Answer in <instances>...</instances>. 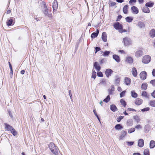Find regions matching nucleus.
<instances>
[{
  "mask_svg": "<svg viewBox=\"0 0 155 155\" xmlns=\"http://www.w3.org/2000/svg\"><path fill=\"white\" fill-rule=\"evenodd\" d=\"M97 76L98 77H102L103 76V74L101 71H98L97 72Z\"/></svg>",
  "mask_w": 155,
  "mask_h": 155,
  "instance_id": "50",
  "label": "nucleus"
},
{
  "mask_svg": "<svg viewBox=\"0 0 155 155\" xmlns=\"http://www.w3.org/2000/svg\"><path fill=\"white\" fill-rule=\"evenodd\" d=\"M113 58L117 62H119L120 61V58L118 55L116 54H114L113 56Z\"/></svg>",
  "mask_w": 155,
  "mask_h": 155,
  "instance_id": "21",
  "label": "nucleus"
},
{
  "mask_svg": "<svg viewBox=\"0 0 155 155\" xmlns=\"http://www.w3.org/2000/svg\"><path fill=\"white\" fill-rule=\"evenodd\" d=\"M137 25L140 28H144L145 27V25L143 22L139 21L137 23Z\"/></svg>",
  "mask_w": 155,
  "mask_h": 155,
  "instance_id": "12",
  "label": "nucleus"
},
{
  "mask_svg": "<svg viewBox=\"0 0 155 155\" xmlns=\"http://www.w3.org/2000/svg\"><path fill=\"white\" fill-rule=\"evenodd\" d=\"M135 130V128H132L130 129H129L128 130V133L129 134H130L134 132Z\"/></svg>",
  "mask_w": 155,
  "mask_h": 155,
  "instance_id": "45",
  "label": "nucleus"
},
{
  "mask_svg": "<svg viewBox=\"0 0 155 155\" xmlns=\"http://www.w3.org/2000/svg\"><path fill=\"white\" fill-rule=\"evenodd\" d=\"M114 26L115 29L118 30L119 31L123 28L122 25L120 24L119 22H117L115 24Z\"/></svg>",
  "mask_w": 155,
  "mask_h": 155,
  "instance_id": "7",
  "label": "nucleus"
},
{
  "mask_svg": "<svg viewBox=\"0 0 155 155\" xmlns=\"http://www.w3.org/2000/svg\"><path fill=\"white\" fill-rule=\"evenodd\" d=\"M120 81V78L119 77L117 76L116 77V78L115 81V84H118L119 83Z\"/></svg>",
  "mask_w": 155,
  "mask_h": 155,
  "instance_id": "40",
  "label": "nucleus"
},
{
  "mask_svg": "<svg viewBox=\"0 0 155 155\" xmlns=\"http://www.w3.org/2000/svg\"><path fill=\"white\" fill-rule=\"evenodd\" d=\"M110 98L109 95H108L106 98L104 99L103 101H104L106 103L108 102V101H110Z\"/></svg>",
  "mask_w": 155,
  "mask_h": 155,
  "instance_id": "41",
  "label": "nucleus"
},
{
  "mask_svg": "<svg viewBox=\"0 0 155 155\" xmlns=\"http://www.w3.org/2000/svg\"><path fill=\"white\" fill-rule=\"evenodd\" d=\"M110 109L113 112H115L117 110V108L116 106L114 104H112L110 105Z\"/></svg>",
  "mask_w": 155,
  "mask_h": 155,
  "instance_id": "24",
  "label": "nucleus"
},
{
  "mask_svg": "<svg viewBox=\"0 0 155 155\" xmlns=\"http://www.w3.org/2000/svg\"><path fill=\"white\" fill-rule=\"evenodd\" d=\"M123 41L124 45L126 46H128L131 44V42L130 38L128 37H125L123 39Z\"/></svg>",
  "mask_w": 155,
  "mask_h": 155,
  "instance_id": "4",
  "label": "nucleus"
},
{
  "mask_svg": "<svg viewBox=\"0 0 155 155\" xmlns=\"http://www.w3.org/2000/svg\"><path fill=\"white\" fill-rule=\"evenodd\" d=\"M136 2V0H130L129 2V3L130 4H132V3H135Z\"/></svg>",
  "mask_w": 155,
  "mask_h": 155,
  "instance_id": "56",
  "label": "nucleus"
},
{
  "mask_svg": "<svg viewBox=\"0 0 155 155\" xmlns=\"http://www.w3.org/2000/svg\"><path fill=\"white\" fill-rule=\"evenodd\" d=\"M42 3L43 5V13L46 16H47L48 17L52 18V15L51 14L48 13V9L45 3L44 2H42Z\"/></svg>",
  "mask_w": 155,
  "mask_h": 155,
  "instance_id": "2",
  "label": "nucleus"
},
{
  "mask_svg": "<svg viewBox=\"0 0 155 155\" xmlns=\"http://www.w3.org/2000/svg\"><path fill=\"white\" fill-rule=\"evenodd\" d=\"M131 96L133 97L136 98L137 96V94L134 91H132L131 92Z\"/></svg>",
  "mask_w": 155,
  "mask_h": 155,
  "instance_id": "36",
  "label": "nucleus"
},
{
  "mask_svg": "<svg viewBox=\"0 0 155 155\" xmlns=\"http://www.w3.org/2000/svg\"><path fill=\"white\" fill-rule=\"evenodd\" d=\"M147 87V84L146 83H143L141 86V88L144 90H146Z\"/></svg>",
  "mask_w": 155,
  "mask_h": 155,
  "instance_id": "33",
  "label": "nucleus"
},
{
  "mask_svg": "<svg viewBox=\"0 0 155 155\" xmlns=\"http://www.w3.org/2000/svg\"><path fill=\"white\" fill-rule=\"evenodd\" d=\"M147 73L145 71H142L140 74V76L141 80H144L146 78Z\"/></svg>",
  "mask_w": 155,
  "mask_h": 155,
  "instance_id": "5",
  "label": "nucleus"
},
{
  "mask_svg": "<svg viewBox=\"0 0 155 155\" xmlns=\"http://www.w3.org/2000/svg\"><path fill=\"white\" fill-rule=\"evenodd\" d=\"M112 72L113 71L111 69H108L106 70L105 73L107 76L108 77L110 76L111 75Z\"/></svg>",
  "mask_w": 155,
  "mask_h": 155,
  "instance_id": "13",
  "label": "nucleus"
},
{
  "mask_svg": "<svg viewBox=\"0 0 155 155\" xmlns=\"http://www.w3.org/2000/svg\"><path fill=\"white\" fill-rule=\"evenodd\" d=\"M131 10L132 11V13L134 14H137L139 12L138 9L135 6L132 7Z\"/></svg>",
  "mask_w": 155,
  "mask_h": 155,
  "instance_id": "10",
  "label": "nucleus"
},
{
  "mask_svg": "<svg viewBox=\"0 0 155 155\" xmlns=\"http://www.w3.org/2000/svg\"><path fill=\"white\" fill-rule=\"evenodd\" d=\"M143 101L142 99L140 98H137L135 101V104L137 105H139L142 103Z\"/></svg>",
  "mask_w": 155,
  "mask_h": 155,
  "instance_id": "14",
  "label": "nucleus"
},
{
  "mask_svg": "<svg viewBox=\"0 0 155 155\" xmlns=\"http://www.w3.org/2000/svg\"><path fill=\"white\" fill-rule=\"evenodd\" d=\"M143 54V51L141 50L137 51L135 53V55L137 58H139Z\"/></svg>",
  "mask_w": 155,
  "mask_h": 155,
  "instance_id": "6",
  "label": "nucleus"
},
{
  "mask_svg": "<svg viewBox=\"0 0 155 155\" xmlns=\"http://www.w3.org/2000/svg\"><path fill=\"white\" fill-rule=\"evenodd\" d=\"M125 91H124L120 93V97H122L125 95Z\"/></svg>",
  "mask_w": 155,
  "mask_h": 155,
  "instance_id": "51",
  "label": "nucleus"
},
{
  "mask_svg": "<svg viewBox=\"0 0 155 155\" xmlns=\"http://www.w3.org/2000/svg\"><path fill=\"white\" fill-rule=\"evenodd\" d=\"M151 127L149 124L146 125L144 127V130L146 133H147L150 130Z\"/></svg>",
  "mask_w": 155,
  "mask_h": 155,
  "instance_id": "18",
  "label": "nucleus"
},
{
  "mask_svg": "<svg viewBox=\"0 0 155 155\" xmlns=\"http://www.w3.org/2000/svg\"><path fill=\"white\" fill-rule=\"evenodd\" d=\"M150 36L152 38H154L155 36V30L154 29H152L149 33Z\"/></svg>",
  "mask_w": 155,
  "mask_h": 155,
  "instance_id": "16",
  "label": "nucleus"
},
{
  "mask_svg": "<svg viewBox=\"0 0 155 155\" xmlns=\"http://www.w3.org/2000/svg\"><path fill=\"white\" fill-rule=\"evenodd\" d=\"M126 61L128 63L132 64L133 62V59L131 57L127 56L126 58Z\"/></svg>",
  "mask_w": 155,
  "mask_h": 155,
  "instance_id": "11",
  "label": "nucleus"
},
{
  "mask_svg": "<svg viewBox=\"0 0 155 155\" xmlns=\"http://www.w3.org/2000/svg\"><path fill=\"white\" fill-rule=\"evenodd\" d=\"M126 21L128 22H131L133 20L132 17H127L125 18Z\"/></svg>",
  "mask_w": 155,
  "mask_h": 155,
  "instance_id": "32",
  "label": "nucleus"
},
{
  "mask_svg": "<svg viewBox=\"0 0 155 155\" xmlns=\"http://www.w3.org/2000/svg\"><path fill=\"white\" fill-rule=\"evenodd\" d=\"M125 83L127 85H129L130 84V79L127 77L125 78Z\"/></svg>",
  "mask_w": 155,
  "mask_h": 155,
  "instance_id": "22",
  "label": "nucleus"
},
{
  "mask_svg": "<svg viewBox=\"0 0 155 155\" xmlns=\"http://www.w3.org/2000/svg\"><path fill=\"white\" fill-rule=\"evenodd\" d=\"M131 72L132 75L134 77H136L137 76V70L135 68L133 67L132 68Z\"/></svg>",
  "mask_w": 155,
  "mask_h": 155,
  "instance_id": "15",
  "label": "nucleus"
},
{
  "mask_svg": "<svg viewBox=\"0 0 155 155\" xmlns=\"http://www.w3.org/2000/svg\"><path fill=\"white\" fill-rule=\"evenodd\" d=\"M116 4L115 2H112L110 3V5L111 6H114Z\"/></svg>",
  "mask_w": 155,
  "mask_h": 155,
  "instance_id": "64",
  "label": "nucleus"
},
{
  "mask_svg": "<svg viewBox=\"0 0 155 155\" xmlns=\"http://www.w3.org/2000/svg\"><path fill=\"white\" fill-rule=\"evenodd\" d=\"M144 154L145 155H150L149 150L148 149H145L144 150Z\"/></svg>",
  "mask_w": 155,
  "mask_h": 155,
  "instance_id": "38",
  "label": "nucleus"
},
{
  "mask_svg": "<svg viewBox=\"0 0 155 155\" xmlns=\"http://www.w3.org/2000/svg\"><path fill=\"white\" fill-rule=\"evenodd\" d=\"M5 128L7 129L8 130L10 131L13 128L11 126L9 125V124H5Z\"/></svg>",
  "mask_w": 155,
  "mask_h": 155,
  "instance_id": "26",
  "label": "nucleus"
},
{
  "mask_svg": "<svg viewBox=\"0 0 155 155\" xmlns=\"http://www.w3.org/2000/svg\"><path fill=\"white\" fill-rule=\"evenodd\" d=\"M151 60V57L149 55H146L142 58V61L144 64H147L149 63Z\"/></svg>",
  "mask_w": 155,
  "mask_h": 155,
  "instance_id": "3",
  "label": "nucleus"
},
{
  "mask_svg": "<svg viewBox=\"0 0 155 155\" xmlns=\"http://www.w3.org/2000/svg\"><path fill=\"white\" fill-rule=\"evenodd\" d=\"M115 88L114 86L113 85H112L111 86V89H110L109 91V94H112L113 91L115 90Z\"/></svg>",
  "mask_w": 155,
  "mask_h": 155,
  "instance_id": "28",
  "label": "nucleus"
},
{
  "mask_svg": "<svg viewBox=\"0 0 155 155\" xmlns=\"http://www.w3.org/2000/svg\"><path fill=\"white\" fill-rule=\"evenodd\" d=\"M101 50V48H100L96 47H95V50H96V52L95 53L97 52L98 51H99Z\"/></svg>",
  "mask_w": 155,
  "mask_h": 155,
  "instance_id": "55",
  "label": "nucleus"
},
{
  "mask_svg": "<svg viewBox=\"0 0 155 155\" xmlns=\"http://www.w3.org/2000/svg\"><path fill=\"white\" fill-rule=\"evenodd\" d=\"M155 146V142L154 140L150 141V148H153Z\"/></svg>",
  "mask_w": 155,
  "mask_h": 155,
  "instance_id": "27",
  "label": "nucleus"
},
{
  "mask_svg": "<svg viewBox=\"0 0 155 155\" xmlns=\"http://www.w3.org/2000/svg\"><path fill=\"white\" fill-rule=\"evenodd\" d=\"M94 67L98 71H99L101 70V67L97 62H95L94 63Z\"/></svg>",
  "mask_w": 155,
  "mask_h": 155,
  "instance_id": "9",
  "label": "nucleus"
},
{
  "mask_svg": "<svg viewBox=\"0 0 155 155\" xmlns=\"http://www.w3.org/2000/svg\"><path fill=\"white\" fill-rule=\"evenodd\" d=\"M101 52L103 53L102 55L105 57L108 56L110 53V51H106L104 52L102 51Z\"/></svg>",
  "mask_w": 155,
  "mask_h": 155,
  "instance_id": "31",
  "label": "nucleus"
},
{
  "mask_svg": "<svg viewBox=\"0 0 155 155\" xmlns=\"http://www.w3.org/2000/svg\"><path fill=\"white\" fill-rule=\"evenodd\" d=\"M152 74L153 76L155 77V69H153L152 72Z\"/></svg>",
  "mask_w": 155,
  "mask_h": 155,
  "instance_id": "58",
  "label": "nucleus"
},
{
  "mask_svg": "<svg viewBox=\"0 0 155 155\" xmlns=\"http://www.w3.org/2000/svg\"><path fill=\"white\" fill-rule=\"evenodd\" d=\"M127 143L128 145L129 146H131L133 144L134 142H127Z\"/></svg>",
  "mask_w": 155,
  "mask_h": 155,
  "instance_id": "57",
  "label": "nucleus"
},
{
  "mask_svg": "<svg viewBox=\"0 0 155 155\" xmlns=\"http://www.w3.org/2000/svg\"><path fill=\"white\" fill-rule=\"evenodd\" d=\"M96 77V72L94 70H92V75L91 76V78H93L94 79Z\"/></svg>",
  "mask_w": 155,
  "mask_h": 155,
  "instance_id": "37",
  "label": "nucleus"
},
{
  "mask_svg": "<svg viewBox=\"0 0 155 155\" xmlns=\"http://www.w3.org/2000/svg\"><path fill=\"white\" fill-rule=\"evenodd\" d=\"M142 128V127L140 125H138L135 126V128L138 129H141Z\"/></svg>",
  "mask_w": 155,
  "mask_h": 155,
  "instance_id": "54",
  "label": "nucleus"
},
{
  "mask_svg": "<svg viewBox=\"0 0 155 155\" xmlns=\"http://www.w3.org/2000/svg\"><path fill=\"white\" fill-rule=\"evenodd\" d=\"M133 124V120L131 119H129L127 120V126H131Z\"/></svg>",
  "mask_w": 155,
  "mask_h": 155,
  "instance_id": "25",
  "label": "nucleus"
},
{
  "mask_svg": "<svg viewBox=\"0 0 155 155\" xmlns=\"http://www.w3.org/2000/svg\"><path fill=\"white\" fill-rule=\"evenodd\" d=\"M116 1L119 3H122L124 2V0H116Z\"/></svg>",
  "mask_w": 155,
  "mask_h": 155,
  "instance_id": "63",
  "label": "nucleus"
},
{
  "mask_svg": "<svg viewBox=\"0 0 155 155\" xmlns=\"http://www.w3.org/2000/svg\"><path fill=\"white\" fill-rule=\"evenodd\" d=\"M11 133L13 134L14 136H15L17 135V132L15 129L13 128L10 130Z\"/></svg>",
  "mask_w": 155,
  "mask_h": 155,
  "instance_id": "39",
  "label": "nucleus"
},
{
  "mask_svg": "<svg viewBox=\"0 0 155 155\" xmlns=\"http://www.w3.org/2000/svg\"><path fill=\"white\" fill-rule=\"evenodd\" d=\"M115 128L116 129V130H120V129H121V128H122V127L121 126V125L120 124H117L116 125L115 127Z\"/></svg>",
  "mask_w": 155,
  "mask_h": 155,
  "instance_id": "42",
  "label": "nucleus"
},
{
  "mask_svg": "<svg viewBox=\"0 0 155 155\" xmlns=\"http://www.w3.org/2000/svg\"><path fill=\"white\" fill-rule=\"evenodd\" d=\"M133 118L137 122H139L140 120L138 116L136 115L133 117Z\"/></svg>",
  "mask_w": 155,
  "mask_h": 155,
  "instance_id": "34",
  "label": "nucleus"
},
{
  "mask_svg": "<svg viewBox=\"0 0 155 155\" xmlns=\"http://www.w3.org/2000/svg\"><path fill=\"white\" fill-rule=\"evenodd\" d=\"M142 11L144 13H149L150 12V10L147 7H144L142 9Z\"/></svg>",
  "mask_w": 155,
  "mask_h": 155,
  "instance_id": "29",
  "label": "nucleus"
},
{
  "mask_svg": "<svg viewBox=\"0 0 155 155\" xmlns=\"http://www.w3.org/2000/svg\"><path fill=\"white\" fill-rule=\"evenodd\" d=\"M128 110L131 111H136V110L135 109H133V108H128Z\"/></svg>",
  "mask_w": 155,
  "mask_h": 155,
  "instance_id": "62",
  "label": "nucleus"
},
{
  "mask_svg": "<svg viewBox=\"0 0 155 155\" xmlns=\"http://www.w3.org/2000/svg\"><path fill=\"white\" fill-rule=\"evenodd\" d=\"M128 5H125L123 8V12L124 14H127L128 13Z\"/></svg>",
  "mask_w": 155,
  "mask_h": 155,
  "instance_id": "23",
  "label": "nucleus"
},
{
  "mask_svg": "<svg viewBox=\"0 0 155 155\" xmlns=\"http://www.w3.org/2000/svg\"><path fill=\"white\" fill-rule=\"evenodd\" d=\"M98 35L95 32L93 33L91 35L92 38H94L97 36Z\"/></svg>",
  "mask_w": 155,
  "mask_h": 155,
  "instance_id": "46",
  "label": "nucleus"
},
{
  "mask_svg": "<svg viewBox=\"0 0 155 155\" xmlns=\"http://www.w3.org/2000/svg\"><path fill=\"white\" fill-rule=\"evenodd\" d=\"M49 147L51 151L55 155H57L58 152L56 147L53 143H51L49 144Z\"/></svg>",
  "mask_w": 155,
  "mask_h": 155,
  "instance_id": "1",
  "label": "nucleus"
},
{
  "mask_svg": "<svg viewBox=\"0 0 155 155\" xmlns=\"http://www.w3.org/2000/svg\"><path fill=\"white\" fill-rule=\"evenodd\" d=\"M151 96L155 98V90L151 94Z\"/></svg>",
  "mask_w": 155,
  "mask_h": 155,
  "instance_id": "61",
  "label": "nucleus"
},
{
  "mask_svg": "<svg viewBox=\"0 0 155 155\" xmlns=\"http://www.w3.org/2000/svg\"><path fill=\"white\" fill-rule=\"evenodd\" d=\"M153 5L154 3L153 2H148L146 3L145 5L146 7H153Z\"/></svg>",
  "mask_w": 155,
  "mask_h": 155,
  "instance_id": "30",
  "label": "nucleus"
},
{
  "mask_svg": "<svg viewBox=\"0 0 155 155\" xmlns=\"http://www.w3.org/2000/svg\"><path fill=\"white\" fill-rule=\"evenodd\" d=\"M58 5L57 1H54L52 4V7L53 12L57 10V9H58Z\"/></svg>",
  "mask_w": 155,
  "mask_h": 155,
  "instance_id": "8",
  "label": "nucleus"
},
{
  "mask_svg": "<svg viewBox=\"0 0 155 155\" xmlns=\"http://www.w3.org/2000/svg\"><path fill=\"white\" fill-rule=\"evenodd\" d=\"M124 116H121L117 118V121L118 122H119L121 121V120L123 119L124 118Z\"/></svg>",
  "mask_w": 155,
  "mask_h": 155,
  "instance_id": "48",
  "label": "nucleus"
},
{
  "mask_svg": "<svg viewBox=\"0 0 155 155\" xmlns=\"http://www.w3.org/2000/svg\"><path fill=\"white\" fill-rule=\"evenodd\" d=\"M127 134V132L125 131H122L121 132L120 135V140H122Z\"/></svg>",
  "mask_w": 155,
  "mask_h": 155,
  "instance_id": "19",
  "label": "nucleus"
},
{
  "mask_svg": "<svg viewBox=\"0 0 155 155\" xmlns=\"http://www.w3.org/2000/svg\"><path fill=\"white\" fill-rule=\"evenodd\" d=\"M142 96H144L146 97H148L147 95V93L146 91L142 92Z\"/></svg>",
  "mask_w": 155,
  "mask_h": 155,
  "instance_id": "47",
  "label": "nucleus"
},
{
  "mask_svg": "<svg viewBox=\"0 0 155 155\" xmlns=\"http://www.w3.org/2000/svg\"><path fill=\"white\" fill-rule=\"evenodd\" d=\"M120 102L121 104L123 105L124 107H125L126 104L125 101L123 99H121L120 100Z\"/></svg>",
  "mask_w": 155,
  "mask_h": 155,
  "instance_id": "43",
  "label": "nucleus"
},
{
  "mask_svg": "<svg viewBox=\"0 0 155 155\" xmlns=\"http://www.w3.org/2000/svg\"><path fill=\"white\" fill-rule=\"evenodd\" d=\"M126 31H127L126 30H125V29L123 30V28L122 29H120V30H119V32L121 33H122L123 32H125Z\"/></svg>",
  "mask_w": 155,
  "mask_h": 155,
  "instance_id": "59",
  "label": "nucleus"
},
{
  "mask_svg": "<svg viewBox=\"0 0 155 155\" xmlns=\"http://www.w3.org/2000/svg\"><path fill=\"white\" fill-rule=\"evenodd\" d=\"M144 145V140L142 139L139 140L138 142V145L140 147H142Z\"/></svg>",
  "mask_w": 155,
  "mask_h": 155,
  "instance_id": "20",
  "label": "nucleus"
},
{
  "mask_svg": "<svg viewBox=\"0 0 155 155\" xmlns=\"http://www.w3.org/2000/svg\"><path fill=\"white\" fill-rule=\"evenodd\" d=\"M13 74V71L12 70V71H11L10 74V77H11V78H12Z\"/></svg>",
  "mask_w": 155,
  "mask_h": 155,
  "instance_id": "60",
  "label": "nucleus"
},
{
  "mask_svg": "<svg viewBox=\"0 0 155 155\" xmlns=\"http://www.w3.org/2000/svg\"><path fill=\"white\" fill-rule=\"evenodd\" d=\"M150 110V108L148 107H146L141 109V111L143 112H144L146 111H148Z\"/></svg>",
  "mask_w": 155,
  "mask_h": 155,
  "instance_id": "49",
  "label": "nucleus"
},
{
  "mask_svg": "<svg viewBox=\"0 0 155 155\" xmlns=\"http://www.w3.org/2000/svg\"><path fill=\"white\" fill-rule=\"evenodd\" d=\"M102 38L103 41L104 42L107 41V34L105 32H103L102 35Z\"/></svg>",
  "mask_w": 155,
  "mask_h": 155,
  "instance_id": "17",
  "label": "nucleus"
},
{
  "mask_svg": "<svg viewBox=\"0 0 155 155\" xmlns=\"http://www.w3.org/2000/svg\"><path fill=\"white\" fill-rule=\"evenodd\" d=\"M150 83L151 84H152L153 86H155V80L154 79V80H152L150 82Z\"/></svg>",
  "mask_w": 155,
  "mask_h": 155,
  "instance_id": "53",
  "label": "nucleus"
},
{
  "mask_svg": "<svg viewBox=\"0 0 155 155\" xmlns=\"http://www.w3.org/2000/svg\"><path fill=\"white\" fill-rule=\"evenodd\" d=\"M93 112L94 114L97 117V118L98 119V120L100 121V119L98 116L97 115V113H96V110H93Z\"/></svg>",
  "mask_w": 155,
  "mask_h": 155,
  "instance_id": "52",
  "label": "nucleus"
},
{
  "mask_svg": "<svg viewBox=\"0 0 155 155\" xmlns=\"http://www.w3.org/2000/svg\"><path fill=\"white\" fill-rule=\"evenodd\" d=\"M150 105L152 107H155V101H151L150 102Z\"/></svg>",
  "mask_w": 155,
  "mask_h": 155,
  "instance_id": "44",
  "label": "nucleus"
},
{
  "mask_svg": "<svg viewBox=\"0 0 155 155\" xmlns=\"http://www.w3.org/2000/svg\"><path fill=\"white\" fill-rule=\"evenodd\" d=\"M13 23V20L11 19H10L7 22V25L8 26H10Z\"/></svg>",
  "mask_w": 155,
  "mask_h": 155,
  "instance_id": "35",
  "label": "nucleus"
}]
</instances>
